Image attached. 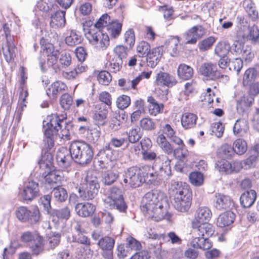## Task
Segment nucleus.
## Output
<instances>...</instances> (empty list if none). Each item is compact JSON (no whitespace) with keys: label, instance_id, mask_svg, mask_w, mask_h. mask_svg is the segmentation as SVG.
Listing matches in <instances>:
<instances>
[{"label":"nucleus","instance_id":"f257e3e1","mask_svg":"<svg viewBox=\"0 0 259 259\" xmlns=\"http://www.w3.org/2000/svg\"><path fill=\"white\" fill-rule=\"evenodd\" d=\"M94 153L91 147L87 143L76 141L72 142L69 151L65 147L60 148L57 153V161L63 166L70 165L72 160L81 165H87L93 159Z\"/></svg>","mask_w":259,"mask_h":259},{"label":"nucleus","instance_id":"f03ea898","mask_svg":"<svg viewBox=\"0 0 259 259\" xmlns=\"http://www.w3.org/2000/svg\"><path fill=\"white\" fill-rule=\"evenodd\" d=\"M168 203L165 194L158 190L147 192L143 197L141 208L149 218L158 222L166 218Z\"/></svg>","mask_w":259,"mask_h":259},{"label":"nucleus","instance_id":"7ed1b4c3","mask_svg":"<svg viewBox=\"0 0 259 259\" xmlns=\"http://www.w3.org/2000/svg\"><path fill=\"white\" fill-rule=\"evenodd\" d=\"M66 117L64 116H59L57 114H53L48 116L46 120L43 122L44 134L46 138L45 140L47 143L49 148L54 145V138L56 135L66 140L70 139V132L66 128Z\"/></svg>","mask_w":259,"mask_h":259},{"label":"nucleus","instance_id":"20e7f679","mask_svg":"<svg viewBox=\"0 0 259 259\" xmlns=\"http://www.w3.org/2000/svg\"><path fill=\"white\" fill-rule=\"evenodd\" d=\"M174 195L172 202L174 207L179 211L186 212L191 205V193L186 183L172 180L169 188Z\"/></svg>","mask_w":259,"mask_h":259},{"label":"nucleus","instance_id":"39448f33","mask_svg":"<svg viewBox=\"0 0 259 259\" xmlns=\"http://www.w3.org/2000/svg\"><path fill=\"white\" fill-rule=\"evenodd\" d=\"M91 22H86L83 24V30L87 38L95 46L97 49L105 50L109 46V38L107 34L103 33L98 29L87 28Z\"/></svg>","mask_w":259,"mask_h":259},{"label":"nucleus","instance_id":"423d86ee","mask_svg":"<svg viewBox=\"0 0 259 259\" xmlns=\"http://www.w3.org/2000/svg\"><path fill=\"white\" fill-rule=\"evenodd\" d=\"M16 218L21 222L36 223L40 220L39 210L37 207L31 210L25 206H19L15 211Z\"/></svg>","mask_w":259,"mask_h":259},{"label":"nucleus","instance_id":"0eeeda50","mask_svg":"<svg viewBox=\"0 0 259 259\" xmlns=\"http://www.w3.org/2000/svg\"><path fill=\"white\" fill-rule=\"evenodd\" d=\"M106 202L109 204L110 208H116L120 212H124L126 209L122 192L121 190L116 187H112L110 189Z\"/></svg>","mask_w":259,"mask_h":259},{"label":"nucleus","instance_id":"6e6552de","mask_svg":"<svg viewBox=\"0 0 259 259\" xmlns=\"http://www.w3.org/2000/svg\"><path fill=\"white\" fill-rule=\"evenodd\" d=\"M153 169L159 176V180L171 175L170 160L165 155L158 156L153 164Z\"/></svg>","mask_w":259,"mask_h":259},{"label":"nucleus","instance_id":"1a4fd4ad","mask_svg":"<svg viewBox=\"0 0 259 259\" xmlns=\"http://www.w3.org/2000/svg\"><path fill=\"white\" fill-rule=\"evenodd\" d=\"M52 157L51 155L47 154L42 156L41 160L38 162L40 168H46L48 169V174L45 176V180L46 182L49 184L56 183L61 181V176L59 174V171H52L48 172L52 165Z\"/></svg>","mask_w":259,"mask_h":259},{"label":"nucleus","instance_id":"9d476101","mask_svg":"<svg viewBox=\"0 0 259 259\" xmlns=\"http://www.w3.org/2000/svg\"><path fill=\"white\" fill-rule=\"evenodd\" d=\"M85 181L87 182L85 189L83 190V187L82 188V190L80 188L79 189L80 197L83 199H93L97 195L99 188L97 178L96 177H92L91 176L88 175Z\"/></svg>","mask_w":259,"mask_h":259},{"label":"nucleus","instance_id":"9b49d317","mask_svg":"<svg viewBox=\"0 0 259 259\" xmlns=\"http://www.w3.org/2000/svg\"><path fill=\"white\" fill-rule=\"evenodd\" d=\"M142 172L141 168L137 167L129 168L125 173L123 182L132 188H137L143 183Z\"/></svg>","mask_w":259,"mask_h":259},{"label":"nucleus","instance_id":"f8f14e48","mask_svg":"<svg viewBox=\"0 0 259 259\" xmlns=\"http://www.w3.org/2000/svg\"><path fill=\"white\" fill-rule=\"evenodd\" d=\"M213 206L220 211L231 209L234 206L233 199L227 195L215 193L212 198Z\"/></svg>","mask_w":259,"mask_h":259},{"label":"nucleus","instance_id":"ddd939ff","mask_svg":"<svg viewBox=\"0 0 259 259\" xmlns=\"http://www.w3.org/2000/svg\"><path fill=\"white\" fill-rule=\"evenodd\" d=\"M205 33V29L200 25L193 26L184 33L186 44H195Z\"/></svg>","mask_w":259,"mask_h":259},{"label":"nucleus","instance_id":"4468645a","mask_svg":"<svg viewBox=\"0 0 259 259\" xmlns=\"http://www.w3.org/2000/svg\"><path fill=\"white\" fill-rule=\"evenodd\" d=\"M38 195V184L33 181L29 182L19 192V196L24 200L31 201Z\"/></svg>","mask_w":259,"mask_h":259},{"label":"nucleus","instance_id":"2eb2a0df","mask_svg":"<svg viewBox=\"0 0 259 259\" xmlns=\"http://www.w3.org/2000/svg\"><path fill=\"white\" fill-rule=\"evenodd\" d=\"M192 226L193 229V233L196 236L208 238L212 235L214 232L213 226L208 223L196 224L192 222Z\"/></svg>","mask_w":259,"mask_h":259},{"label":"nucleus","instance_id":"dca6fc26","mask_svg":"<svg viewBox=\"0 0 259 259\" xmlns=\"http://www.w3.org/2000/svg\"><path fill=\"white\" fill-rule=\"evenodd\" d=\"M199 72L212 80L219 78L221 76V73L218 71L217 65L211 63L202 64L199 68Z\"/></svg>","mask_w":259,"mask_h":259},{"label":"nucleus","instance_id":"f3484780","mask_svg":"<svg viewBox=\"0 0 259 259\" xmlns=\"http://www.w3.org/2000/svg\"><path fill=\"white\" fill-rule=\"evenodd\" d=\"M254 98L252 95H244L237 101V110L238 113L247 115L250 107L252 105Z\"/></svg>","mask_w":259,"mask_h":259},{"label":"nucleus","instance_id":"a211bd4d","mask_svg":"<svg viewBox=\"0 0 259 259\" xmlns=\"http://www.w3.org/2000/svg\"><path fill=\"white\" fill-rule=\"evenodd\" d=\"M155 82L158 85L169 88L175 85L177 81L173 76L166 72L160 71L156 74Z\"/></svg>","mask_w":259,"mask_h":259},{"label":"nucleus","instance_id":"6ab92c4d","mask_svg":"<svg viewBox=\"0 0 259 259\" xmlns=\"http://www.w3.org/2000/svg\"><path fill=\"white\" fill-rule=\"evenodd\" d=\"M66 24L65 12L58 11L52 15L50 18V26L55 29L63 28Z\"/></svg>","mask_w":259,"mask_h":259},{"label":"nucleus","instance_id":"aec40b11","mask_svg":"<svg viewBox=\"0 0 259 259\" xmlns=\"http://www.w3.org/2000/svg\"><path fill=\"white\" fill-rule=\"evenodd\" d=\"M96 210V206L92 203H79L75 206V210L78 215L87 217L92 215Z\"/></svg>","mask_w":259,"mask_h":259},{"label":"nucleus","instance_id":"412c9836","mask_svg":"<svg viewBox=\"0 0 259 259\" xmlns=\"http://www.w3.org/2000/svg\"><path fill=\"white\" fill-rule=\"evenodd\" d=\"M66 88L67 87L64 82L56 81L49 86L46 91V93L50 98H56L58 94L65 91Z\"/></svg>","mask_w":259,"mask_h":259},{"label":"nucleus","instance_id":"4be33fe9","mask_svg":"<svg viewBox=\"0 0 259 259\" xmlns=\"http://www.w3.org/2000/svg\"><path fill=\"white\" fill-rule=\"evenodd\" d=\"M197 119V116L194 113H184L181 117V125L185 130L193 128L196 124Z\"/></svg>","mask_w":259,"mask_h":259},{"label":"nucleus","instance_id":"5701e85b","mask_svg":"<svg viewBox=\"0 0 259 259\" xmlns=\"http://www.w3.org/2000/svg\"><path fill=\"white\" fill-rule=\"evenodd\" d=\"M211 217V212L210 209L206 207H203L198 209L196 212L194 219L192 222L196 224H201L207 223Z\"/></svg>","mask_w":259,"mask_h":259},{"label":"nucleus","instance_id":"b1692460","mask_svg":"<svg viewBox=\"0 0 259 259\" xmlns=\"http://www.w3.org/2000/svg\"><path fill=\"white\" fill-rule=\"evenodd\" d=\"M16 48L12 39H8L6 44L3 47V52L6 61L10 62L15 57Z\"/></svg>","mask_w":259,"mask_h":259},{"label":"nucleus","instance_id":"393cba45","mask_svg":"<svg viewBox=\"0 0 259 259\" xmlns=\"http://www.w3.org/2000/svg\"><path fill=\"white\" fill-rule=\"evenodd\" d=\"M256 198V193L254 190H250L243 193L240 198V203L242 206L248 208L254 203Z\"/></svg>","mask_w":259,"mask_h":259},{"label":"nucleus","instance_id":"a878e982","mask_svg":"<svg viewBox=\"0 0 259 259\" xmlns=\"http://www.w3.org/2000/svg\"><path fill=\"white\" fill-rule=\"evenodd\" d=\"M235 219V214L232 211H226L221 213L218 217L217 224L219 227H225L231 225Z\"/></svg>","mask_w":259,"mask_h":259},{"label":"nucleus","instance_id":"bb28decb","mask_svg":"<svg viewBox=\"0 0 259 259\" xmlns=\"http://www.w3.org/2000/svg\"><path fill=\"white\" fill-rule=\"evenodd\" d=\"M249 130L248 124L246 120L239 119L236 120L233 127V134L237 136L242 137Z\"/></svg>","mask_w":259,"mask_h":259},{"label":"nucleus","instance_id":"cd10ccee","mask_svg":"<svg viewBox=\"0 0 259 259\" xmlns=\"http://www.w3.org/2000/svg\"><path fill=\"white\" fill-rule=\"evenodd\" d=\"M253 150L254 153L243 160L244 169H245L254 167L259 160V145H256Z\"/></svg>","mask_w":259,"mask_h":259},{"label":"nucleus","instance_id":"c85d7f7f","mask_svg":"<svg viewBox=\"0 0 259 259\" xmlns=\"http://www.w3.org/2000/svg\"><path fill=\"white\" fill-rule=\"evenodd\" d=\"M191 245L197 248L203 250L208 249L212 246V243L208 238L196 236L191 242Z\"/></svg>","mask_w":259,"mask_h":259},{"label":"nucleus","instance_id":"c756f323","mask_svg":"<svg viewBox=\"0 0 259 259\" xmlns=\"http://www.w3.org/2000/svg\"><path fill=\"white\" fill-rule=\"evenodd\" d=\"M142 172V177L144 183H152L157 179L159 180V176L157 173L154 172L153 168L151 169L149 166H144L141 168Z\"/></svg>","mask_w":259,"mask_h":259},{"label":"nucleus","instance_id":"7c9ffc66","mask_svg":"<svg viewBox=\"0 0 259 259\" xmlns=\"http://www.w3.org/2000/svg\"><path fill=\"white\" fill-rule=\"evenodd\" d=\"M146 57L147 65L152 68L155 67L158 63L161 57L160 48H155L153 49L147 54Z\"/></svg>","mask_w":259,"mask_h":259},{"label":"nucleus","instance_id":"2f4dec72","mask_svg":"<svg viewBox=\"0 0 259 259\" xmlns=\"http://www.w3.org/2000/svg\"><path fill=\"white\" fill-rule=\"evenodd\" d=\"M119 177L118 171L113 168L105 171L102 175V182L105 185H110L116 181Z\"/></svg>","mask_w":259,"mask_h":259},{"label":"nucleus","instance_id":"473e14b6","mask_svg":"<svg viewBox=\"0 0 259 259\" xmlns=\"http://www.w3.org/2000/svg\"><path fill=\"white\" fill-rule=\"evenodd\" d=\"M215 169L220 173L230 174L232 172V163L225 159H222L216 162Z\"/></svg>","mask_w":259,"mask_h":259},{"label":"nucleus","instance_id":"72a5a7b5","mask_svg":"<svg viewBox=\"0 0 259 259\" xmlns=\"http://www.w3.org/2000/svg\"><path fill=\"white\" fill-rule=\"evenodd\" d=\"M177 72L180 78L187 80L192 77L193 70L190 66L185 64H181L178 67Z\"/></svg>","mask_w":259,"mask_h":259},{"label":"nucleus","instance_id":"f704fd0d","mask_svg":"<svg viewBox=\"0 0 259 259\" xmlns=\"http://www.w3.org/2000/svg\"><path fill=\"white\" fill-rule=\"evenodd\" d=\"M121 28V23L115 21L109 23L107 26L106 29L112 37L116 38L120 34Z\"/></svg>","mask_w":259,"mask_h":259},{"label":"nucleus","instance_id":"c9c22d12","mask_svg":"<svg viewBox=\"0 0 259 259\" xmlns=\"http://www.w3.org/2000/svg\"><path fill=\"white\" fill-rule=\"evenodd\" d=\"M180 40L178 37H173L169 38L165 42L167 50L171 56H176L178 53V47Z\"/></svg>","mask_w":259,"mask_h":259},{"label":"nucleus","instance_id":"e433bc0d","mask_svg":"<svg viewBox=\"0 0 259 259\" xmlns=\"http://www.w3.org/2000/svg\"><path fill=\"white\" fill-rule=\"evenodd\" d=\"M29 247L34 254L38 255L41 253L44 250V241L42 237L39 235Z\"/></svg>","mask_w":259,"mask_h":259},{"label":"nucleus","instance_id":"4c0bfd02","mask_svg":"<svg viewBox=\"0 0 259 259\" xmlns=\"http://www.w3.org/2000/svg\"><path fill=\"white\" fill-rule=\"evenodd\" d=\"M157 142L159 146L166 154H171L173 152V148L168 142L163 134L159 135L157 139Z\"/></svg>","mask_w":259,"mask_h":259},{"label":"nucleus","instance_id":"58836bf2","mask_svg":"<svg viewBox=\"0 0 259 259\" xmlns=\"http://www.w3.org/2000/svg\"><path fill=\"white\" fill-rule=\"evenodd\" d=\"M230 50V45L225 41L217 44L214 48V54L219 57H225Z\"/></svg>","mask_w":259,"mask_h":259},{"label":"nucleus","instance_id":"ea45409f","mask_svg":"<svg viewBox=\"0 0 259 259\" xmlns=\"http://www.w3.org/2000/svg\"><path fill=\"white\" fill-rule=\"evenodd\" d=\"M233 148L235 153L238 155H241L246 152L247 144L245 140L242 139H238L234 142Z\"/></svg>","mask_w":259,"mask_h":259},{"label":"nucleus","instance_id":"a19ab883","mask_svg":"<svg viewBox=\"0 0 259 259\" xmlns=\"http://www.w3.org/2000/svg\"><path fill=\"white\" fill-rule=\"evenodd\" d=\"M234 153L233 147L227 144L222 145L218 150V155L223 158H230Z\"/></svg>","mask_w":259,"mask_h":259},{"label":"nucleus","instance_id":"79ce46f5","mask_svg":"<svg viewBox=\"0 0 259 259\" xmlns=\"http://www.w3.org/2000/svg\"><path fill=\"white\" fill-rule=\"evenodd\" d=\"M98 155L101 159L104 160L112 161L114 159L113 150L110 147V144L105 145V146L99 151Z\"/></svg>","mask_w":259,"mask_h":259},{"label":"nucleus","instance_id":"37998d69","mask_svg":"<svg viewBox=\"0 0 259 259\" xmlns=\"http://www.w3.org/2000/svg\"><path fill=\"white\" fill-rule=\"evenodd\" d=\"M52 194L55 199L59 202L65 201L68 197L66 190L61 187L54 188L52 191Z\"/></svg>","mask_w":259,"mask_h":259},{"label":"nucleus","instance_id":"c03bdc74","mask_svg":"<svg viewBox=\"0 0 259 259\" xmlns=\"http://www.w3.org/2000/svg\"><path fill=\"white\" fill-rule=\"evenodd\" d=\"M108 114V111L106 108L100 109L95 113L94 118L99 125H104L107 122Z\"/></svg>","mask_w":259,"mask_h":259},{"label":"nucleus","instance_id":"a18cd8bd","mask_svg":"<svg viewBox=\"0 0 259 259\" xmlns=\"http://www.w3.org/2000/svg\"><path fill=\"white\" fill-rule=\"evenodd\" d=\"M114 240L110 237L105 236L100 239L98 245L102 250L112 249L114 245Z\"/></svg>","mask_w":259,"mask_h":259},{"label":"nucleus","instance_id":"49530a36","mask_svg":"<svg viewBox=\"0 0 259 259\" xmlns=\"http://www.w3.org/2000/svg\"><path fill=\"white\" fill-rule=\"evenodd\" d=\"M189 177L190 183L194 186H200L203 183V175L200 172H192Z\"/></svg>","mask_w":259,"mask_h":259},{"label":"nucleus","instance_id":"de8ad7c7","mask_svg":"<svg viewBox=\"0 0 259 259\" xmlns=\"http://www.w3.org/2000/svg\"><path fill=\"white\" fill-rule=\"evenodd\" d=\"M127 135L129 141L133 143L138 142L142 136L140 128L138 126L130 129Z\"/></svg>","mask_w":259,"mask_h":259},{"label":"nucleus","instance_id":"09e8293b","mask_svg":"<svg viewBox=\"0 0 259 259\" xmlns=\"http://www.w3.org/2000/svg\"><path fill=\"white\" fill-rule=\"evenodd\" d=\"M61 239V234L60 233H54L50 235L47 240V245L49 249H54L60 243Z\"/></svg>","mask_w":259,"mask_h":259},{"label":"nucleus","instance_id":"8fccbe9b","mask_svg":"<svg viewBox=\"0 0 259 259\" xmlns=\"http://www.w3.org/2000/svg\"><path fill=\"white\" fill-rule=\"evenodd\" d=\"M39 236L38 234L33 233L29 231L24 232L21 236V241L26 243L29 246L36 238Z\"/></svg>","mask_w":259,"mask_h":259},{"label":"nucleus","instance_id":"3c124183","mask_svg":"<svg viewBox=\"0 0 259 259\" xmlns=\"http://www.w3.org/2000/svg\"><path fill=\"white\" fill-rule=\"evenodd\" d=\"M140 126L143 130L146 131H151L155 127V123L149 117L143 118L140 121Z\"/></svg>","mask_w":259,"mask_h":259},{"label":"nucleus","instance_id":"603ef678","mask_svg":"<svg viewBox=\"0 0 259 259\" xmlns=\"http://www.w3.org/2000/svg\"><path fill=\"white\" fill-rule=\"evenodd\" d=\"M51 215L56 216L59 219L67 220L70 215V210L68 207H65L60 210H54Z\"/></svg>","mask_w":259,"mask_h":259},{"label":"nucleus","instance_id":"864d4df0","mask_svg":"<svg viewBox=\"0 0 259 259\" xmlns=\"http://www.w3.org/2000/svg\"><path fill=\"white\" fill-rule=\"evenodd\" d=\"M72 98L68 94H63L60 99V104L62 108L65 110L70 109L72 104Z\"/></svg>","mask_w":259,"mask_h":259},{"label":"nucleus","instance_id":"5fc2aeb1","mask_svg":"<svg viewBox=\"0 0 259 259\" xmlns=\"http://www.w3.org/2000/svg\"><path fill=\"white\" fill-rule=\"evenodd\" d=\"M215 41V38L209 36L202 40L198 45L199 49L201 51H206L210 49L213 43Z\"/></svg>","mask_w":259,"mask_h":259},{"label":"nucleus","instance_id":"6e6d98bb","mask_svg":"<svg viewBox=\"0 0 259 259\" xmlns=\"http://www.w3.org/2000/svg\"><path fill=\"white\" fill-rule=\"evenodd\" d=\"M117 107L120 109L126 108L131 103L130 97L126 95H122L119 97L116 102Z\"/></svg>","mask_w":259,"mask_h":259},{"label":"nucleus","instance_id":"4d7b16f0","mask_svg":"<svg viewBox=\"0 0 259 259\" xmlns=\"http://www.w3.org/2000/svg\"><path fill=\"white\" fill-rule=\"evenodd\" d=\"M243 67L242 60L240 58H235L232 60L229 61L228 63V67L231 71H236L237 73L240 72Z\"/></svg>","mask_w":259,"mask_h":259},{"label":"nucleus","instance_id":"13d9d810","mask_svg":"<svg viewBox=\"0 0 259 259\" xmlns=\"http://www.w3.org/2000/svg\"><path fill=\"white\" fill-rule=\"evenodd\" d=\"M110 18L108 14H105L103 15L93 26V29H98L100 28H106L108 24L110 23Z\"/></svg>","mask_w":259,"mask_h":259},{"label":"nucleus","instance_id":"bf43d9fd","mask_svg":"<svg viewBox=\"0 0 259 259\" xmlns=\"http://www.w3.org/2000/svg\"><path fill=\"white\" fill-rule=\"evenodd\" d=\"M81 41V37L75 32L71 31L70 35L65 38L66 43L70 46H74Z\"/></svg>","mask_w":259,"mask_h":259},{"label":"nucleus","instance_id":"052dcab7","mask_svg":"<svg viewBox=\"0 0 259 259\" xmlns=\"http://www.w3.org/2000/svg\"><path fill=\"white\" fill-rule=\"evenodd\" d=\"M137 50L139 57H143L144 56H147V54L150 51V47L148 42L143 41L139 44Z\"/></svg>","mask_w":259,"mask_h":259},{"label":"nucleus","instance_id":"680f3d73","mask_svg":"<svg viewBox=\"0 0 259 259\" xmlns=\"http://www.w3.org/2000/svg\"><path fill=\"white\" fill-rule=\"evenodd\" d=\"M211 131L212 135H215L218 138H220L224 133V127L221 122H214L211 124Z\"/></svg>","mask_w":259,"mask_h":259},{"label":"nucleus","instance_id":"e2e57ef3","mask_svg":"<svg viewBox=\"0 0 259 259\" xmlns=\"http://www.w3.org/2000/svg\"><path fill=\"white\" fill-rule=\"evenodd\" d=\"M98 80L100 84L108 85L111 81V76L107 71H101L98 75Z\"/></svg>","mask_w":259,"mask_h":259},{"label":"nucleus","instance_id":"0e129e2a","mask_svg":"<svg viewBox=\"0 0 259 259\" xmlns=\"http://www.w3.org/2000/svg\"><path fill=\"white\" fill-rule=\"evenodd\" d=\"M114 52L117 56L116 59H121L123 60L126 59L127 56L128 50L123 46H117L114 49Z\"/></svg>","mask_w":259,"mask_h":259},{"label":"nucleus","instance_id":"69168bd1","mask_svg":"<svg viewBox=\"0 0 259 259\" xmlns=\"http://www.w3.org/2000/svg\"><path fill=\"white\" fill-rule=\"evenodd\" d=\"M130 250H137L141 248V243L132 237L126 239V244Z\"/></svg>","mask_w":259,"mask_h":259},{"label":"nucleus","instance_id":"338daca9","mask_svg":"<svg viewBox=\"0 0 259 259\" xmlns=\"http://www.w3.org/2000/svg\"><path fill=\"white\" fill-rule=\"evenodd\" d=\"M144 235L146 238H148L150 239H162L163 240L166 239V236L165 234H160L158 235L156 234L155 231L151 229H147L146 231H144Z\"/></svg>","mask_w":259,"mask_h":259},{"label":"nucleus","instance_id":"774afa93","mask_svg":"<svg viewBox=\"0 0 259 259\" xmlns=\"http://www.w3.org/2000/svg\"><path fill=\"white\" fill-rule=\"evenodd\" d=\"M36 6L40 11L44 12H49L53 7L49 0H39L37 2Z\"/></svg>","mask_w":259,"mask_h":259}]
</instances>
